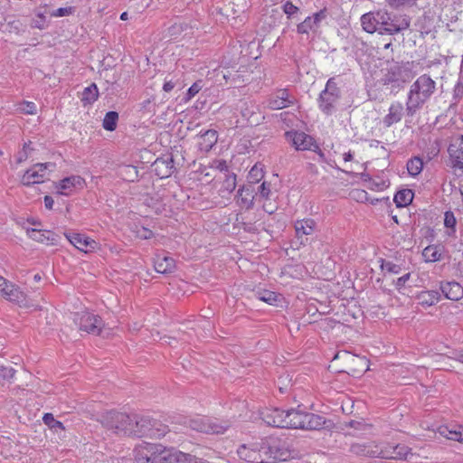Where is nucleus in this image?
Segmentation results:
<instances>
[{"instance_id": "nucleus-60", "label": "nucleus", "mask_w": 463, "mask_h": 463, "mask_svg": "<svg viewBox=\"0 0 463 463\" xmlns=\"http://www.w3.org/2000/svg\"><path fill=\"white\" fill-rule=\"evenodd\" d=\"M176 82H177V80H174L173 79H170V80L165 79V83L163 85L164 91L170 92L171 90H173L176 85Z\"/></svg>"}, {"instance_id": "nucleus-47", "label": "nucleus", "mask_w": 463, "mask_h": 463, "mask_svg": "<svg viewBox=\"0 0 463 463\" xmlns=\"http://www.w3.org/2000/svg\"><path fill=\"white\" fill-rule=\"evenodd\" d=\"M381 269L392 274H399L402 271L401 265L383 259L381 260Z\"/></svg>"}, {"instance_id": "nucleus-32", "label": "nucleus", "mask_w": 463, "mask_h": 463, "mask_svg": "<svg viewBox=\"0 0 463 463\" xmlns=\"http://www.w3.org/2000/svg\"><path fill=\"white\" fill-rule=\"evenodd\" d=\"M416 298L421 307H429L437 304L441 295L438 290H423L417 294Z\"/></svg>"}, {"instance_id": "nucleus-57", "label": "nucleus", "mask_w": 463, "mask_h": 463, "mask_svg": "<svg viewBox=\"0 0 463 463\" xmlns=\"http://www.w3.org/2000/svg\"><path fill=\"white\" fill-rule=\"evenodd\" d=\"M212 166L223 175L230 173L228 164L224 159L214 160Z\"/></svg>"}, {"instance_id": "nucleus-59", "label": "nucleus", "mask_w": 463, "mask_h": 463, "mask_svg": "<svg viewBox=\"0 0 463 463\" xmlns=\"http://www.w3.org/2000/svg\"><path fill=\"white\" fill-rule=\"evenodd\" d=\"M240 104H241V113L242 115L243 118H249L253 112H251L250 110H249L248 107H247V101H243V100H241L240 101Z\"/></svg>"}, {"instance_id": "nucleus-14", "label": "nucleus", "mask_w": 463, "mask_h": 463, "mask_svg": "<svg viewBox=\"0 0 463 463\" xmlns=\"http://www.w3.org/2000/svg\"><path fill=\"white\" fill-rule=\"evenodd\" d=\"M262 446V439L260 442L242 444L237 449L238 457L249 463H265Z\"/></svg>"}, {"instance_id": "nucleus-29", "label": "nucleus", "mask_w": 463, "mask_h": 463, "mask_svg": "<svg viewBox=\"0 0 463 463\" xmlns=\"http://www.w3.org/2000/svg\"><path fill=\"white\" fill-rule=\"evenodd\" d=\"M218 140V133L214 129L200 132L198 136V148L202 152H209Z\"/></svg>"}, {"instance_id": "nucleus-26", "label": "nucleus", "mask_w": 463, "mask_h": 463, "mask_svg": "<svg viewBox=\"0 0 463 463\" xmlns=\"http://www.w3.org/2000/svg\"><path fill=\"white\" fill-rule=\"evenodd\" d=\"M404 113L406 114V111L402 102H392L388 109V113L383 118V125L386 128H390L400 122Z\"/></svg>"}, {"instance_id": "nucleus-18", "label": "nucleus", "mask_w": 463, "mask_h": 463, "mask_svg": "<svg viewBox=\"0 0 463 463\" xmlns=\"http://www.w3.org/2000/svg\"><path fill=\"white\" fill-rule=\"evenodd\" d=\"M53 184L57 194L70 196L74 189H82L85 186L86 182L80 175H71L64 177L58 182H54Z\"/></svg>"}, {"instance_id": "nucleus-33", "label": "nucleus", "mask_w": 463, "mask_h": 463, "mask_svg": "<svg viewBox=\"0 0 463 463\" xmlns=\"http://www.w3.org/2000/svg\"><path fill=\"white\" fill-rule=\"evenodd\" d=\"M444 247L439 244H431L422 250V257L426 262H436L440 260Z\"/></svg>"}, {"instance_id": "nucleus-15", "label": "nucleus", "mask_w": 463, "mask_h": 463, "mask_svg": "<svg viewBox=\"0 0 463 463\" xmlns=\"http://www.w3.org/2000/svg\"><path fill=\"white\" fill-rule=\"evenodd\" d=\"M327 17V9L325 7L311 15L307 16L304 21L297 24V33L301 35H308L310 32L317 33L320 24Z\"/></svg>"}, {"instance_id": "nucleus-36", "label": "nucleus", "mask_w": 463, "mask_h": 463, "mask_svg": "<svg viewBox=\"0 0 463 463\" xmlns=\"http://www.w3.org/2000/svg\"><path fill=\"white\" fill-rule=\"evenodd\" d=\"M255 296L258 299L273 306H277V302L281 298L280 294L268 289H259L255 292Z\"/></svg>"}, {"instance_id": "nucleus-8", "label": "nucleus", "mask_w": 463, "mask_h": 463, "mask_svg": "<svg viewBox=\"0 0 463 463\" xmlns=\"http://www.w3.org/2000/svg\"><path fill=\"white\" fill-rule=\"evenodd\" d=\"M262 454L265 463L271 460L286 461L290 458V451L286 442L276 437H268L262 439Z\"/></svg>"}, {"instance_id": "nucleus-55", "label": "nucleus", "mask_w": 463, "mask_h": 463, "mask_svg": "<svg viewBox=\"0 0 463 463\" xmlns=\"http://www.w3.org/2000/svg\"><path fill=\"white\" fill-rule=\"evenodd\" d=\"M317 156H318V161H319V162L326 163V164H328L330 166L335 167V168H336L337 170L342 171V172H344L345 174H346V175H354V172H352V171L343 170V169H341L340 167H338V166L335 165V161H332V162L328 161V160L326 159V155H325V153H324L323 151H322L321 153H319V155H317Z\"/></svg>"}, {"instance_id": "nucleus-62", "label": "nucleus", "mask_w": 463, "mask_h": 463, "mask_svg": "<svg viewBox=\"0 0 463 463\" xmlns=\"http://www.w3.org/2000/svg\"><path fill=\"white\" fill-rule=\"evenodd\" d=\"M44 206L48 210L53 209L54 200L51 195H45L43 198Z\"/></svg>"}, {"instance_id": "nucleus-56", "label": "nucleus", "mask_w": 463, "mask_h": 463, "mask_svg": "<svg viewBox=\"0 0 463 463\" xmlns=\"http://www.w3.org/2000/svg\"><path fill=\"white\" fill-rule=\"evenodd\" d=\"M75 7L69 6V7H60L52 12V15L55 17H62L71 15L74 13Z\"/></svg>"}, {"instance_id": "nucleus-49", "label": "nucleus", "mask_w": 463, "mask_h": 463, "mask_svg": "<svg viewBox=\"0 0 463 463\" xmlns=\"http://www.w3.org/2000/svg\"><path fill=\"white\" fill-rule=\"evenodd\" d=\"M18 109L26 115H34L37 112L36 105L32 101H23L19 104Z\"/></svg>"}, {"instance_id": "nucleus-9", "label": "nucleus", "mask_w": 463, "mask_h": 463, "mask_svg": "<svg viewBox=\"0 0 463 463\" xmlns=\"http://www.w3.org/2000/svg\"><path fill=\"white\" fill-rule=\"evenodd\" d=\"M164 449L161 444L142 442L133 450L134 459L137 463H160Z\"/></svg>"}, {"instance_id": "nucleus-22", "label": "nucleus", "mask_w": 463, "mask_h": 463, "mask_svg": "<svg viewBox=\"0 0 463 463\" xmlns=\"http://www.w3.org/2000/svg\"><path fill=\"white\" fill-rule=\"evenodd\" d=\"M27 235L33 241L48 245H58L60 236L49 230L27 229Z\"/></svg>"}, {"instance_id": "nucleus-1", "label": "nucleus", "mask_w": 463, "mask_h": 463, "mask_svg": "<svg viewBox=\"0 0 463 463\" xmlns=\"http://www.w3.org/2000/svg\"><path fill=\"white\" fill-rule=\"evenodd\" d=\"M436 91V81L429 75L422 74L410 86L405 102L406 116L412 118L428 102Z\"/></svg>"}, {"instance_id": "nucleus-35", "label": "nucleus", "mask_w": 463, "mask_h": 463, "mask_svg": "<svg viewBox=\"0 0 463 463\" xmlns=\"http://www.w3.org/2000/svg\"><path fill=\"white\" fill-rule=\"evenodd\" d=\"M99 98V89L96 83H91L90 86L86 87L82 93L80 101L84 106L90 105L94 103Z\"/></svg>"}, {"instance_id": "nucleus-42", "label": "nucleus", "mask_w": 463, "mask_h": 463, "mask_svg": "<svg viewBox=\"0 0 463 463\" xmlns=\"http://www.w3.org/2000/svg\"><path fill=\"white\" fill-rule=\"evenodd\" d=\"M155 165H156V171H157V172L159 171V168L161 165L165 166L166 168L165 171L162 174V176H161L162 178L168 177L169 175H171L175 169L174 160L172 157H169L165 160L156 159V161L155 162Z\"/></svg>"}, {"instance_id": "nucleus-16", "label": "nucleus", "mask_w": 463, "mask_h": 463, "mask_svg": "<svg viewBox=\"0 0 463 463\" xmlns=\"http://www.w3.org/2000/svg\"><path fill=\"white\" fill-rule=\"evenodd\" d=\"M450 166L456 175H463V135L456 138L448 147Z\"/></svg>"}, {"instance_id": "nucleus-54", "label": "nucleus", "mask_w": 463, "mask_h": 463, "mask_svg": "<svg viewBox=\"0 0 463 463\" xmlns=\"http://www.w3.org/2000/svg\"><path fill=\"white\" fill-rule=\"evenodd\" d=\"M14 373L13 367L0 366V383L13 378Z\"/></svg>"}, {"instance_id": "nucleus-10", "label": "nucleus", "mask_w": 463, "mask_h": 463, "mask_svg": "<svg viewBox=\"0 0 463 463\" xmlns=\"http://www.w3.org/2000/svg\"><path fill=\"white\" fill-rule=\"evenodd\" d=\"M191 429L208 434H222L229 428L228 424H221L217 420L197 417L190 420Z\"/></svg>"}, {"instance_id": "nucleus-19", "label": "nucleus", "mask_w": 463, "mask_h": 463, "mask_svg": "<svg viewBox=\"0 0 463 463\" xmlns=\"http://www.w3.org/2000/svg\"><path fill=\"white\" fill-rule=\"evenodd\" d=\"M284 137L298 151L308 150L316 140L312 136L294 129L286 131Z\"/></svg>"}, {"instance_id": "nucleus-25", "label": "nucleus", "mask_w": 463, "mask_h": 463, "mask_svg": "<svg viewBox=\"0 0 463 463\" xmlns=\"http://www.w3.org/2000/svg\"><path fill=\"white\" fill-rule=\"evenodd\" d=\"M255 197L256 194L251 184L242 185L237 192V203L241 208L250 210L254 206Z\"/></svg>"}, {"instance_id": "nucleus-61", "label": "nucleus", "mask_w": 463, "mask_h": 463, "mask_svg": "<svg viewBox=\"0 0 463 463\" xmlns=\"http://www.w3.org/2000/svg\"><path fill=\"white\" fill-rule=\"evenodd\" d=\"M463 96V83L458 81L454 87V99H460Z\"/></svg>"}, {"instance_id": "nucleus-11", "label": "nucleus", "mask_w": 463, "mask_h": 463, "mask_svg": "<svg viewBox=\"0 0 463 463\" xmlns=\"http://www.w3.org/2000/svg\"><path fill=\"white\" fill-rule=\"evenodd\" d=\"M79 328L88 334L99 335L104 327V321L101 317L90 312H83L77 321Z\"/></svg>"}, {"instance_id": "nucleus-20", "label": "nucleus", "mask_w": 463, "mask_h": 463, "mask_svg": "<svg viewBox=\"0 0 463 463\" xmlns=\"http://www.w3.org/2000/svg\"><path fill=\"white\" fill-rule=\"evenodd\" d=\"M261 420L268 425L276 428H285L286 410L279 408H266L260 412Z\"/></svg>"}, {"instance_id": "nucleus-27", "label": "nucleus", "mask_w": 463, "mask_h": 463, "mask_svg": "<svg viewBox=\"0 0 463 463\" xmlns=\"http://www.w3.org/2000/svg\"><path fill=\"white\" fill-rule=\"evenodd\" d=\"M439 288L448 299L458 301L463 298V287L457 281L440 282Z\"/></svg>"}, {"instance_id": "nucleus-39", "label": "nucleus", "mask_w": 463, "mask_h": 463, "mask_svg": "<svg viewBox=\"0 0 463 463\" xmlns=\"http://www.w3.org/2000/svg\"><path fill=\"white\" fill-rule=\"evenodd\" d=\"M407 170L410 175H418L423 168V161L419 156H414L407 162Z\"/></svg>"}, {"instance_id": "nucleus-4", "label": "nucleus", "mask_w": 463, "mask_h": 463, "mask_svg": "<svg viewBox=\"0 0 463 463\" xmlns=\"http://www.w3.org/2000/svg\"><path fill=\"white\" fill-rule=\"evenodd\" d=\"M135 414L111 410L100 415L99 421L104 428L113 433L132 436Z\"/></svg>"}, {"instance_id": "nucleus-24", "label": "nucleus", "mask_w": 463, "mask_h": 463, "mask_svg": "<svg viewBox=\"0 0 463 463\" xmlns=\"http://www.w3.org/2000/svg\"><path fill=\"white\" fill-rule=\"evenodd\" d=\"M68 241L78 250L88 252L95 249L96 241L84 234L78 232L64 233Z\"/></svg>"}, {"instance_id": "nucleus-17", "label": "nucleus", "mask_w": 463, "mask_h": 463, "mask_svg": "<svg viewBox=\"0 0 463 463\" xmlns=\"http://www.w3.org/2000/svg\"><path fill=\"white\" fill-rule=\"evenodd\" d=\"M53 166L54 164L50 162L35 164L23 175L21 179L22 184L24 186H32L33 184L43 183L45 171Z\"/></svg>"}, {"instance_id": "nucleus-28", "label": "nucleus", "mask_w": 463, "mask_h": 463, "mask_svg": "<svg viewBox=\"0 0 463 463\" xmlns=\"http://www.w3.org/2000/svg\"><path fill=\"white\" fill-rule=\"evenodd\" d=\"M2 296L10 302L18 305H24L26 302V295L24 292L13 282L9 281L5 287V292Z\"/></svg>"}, {"instance_id": "nucleus-64", "label": "nucleus", "mask_w": 463, "mask_h": 463, "mask_svg": "<svg viewBox=\"0 0 463 463\" xmlns=\"http://www.w3.org/2000/svg\"><path fill=\"white\" fill-rule=\"evenodd\" d=\"M28 156H29L28 152H25L24 150L22 149L17 154L16 163L21 164L22 162H24L25 160H27Z\"/></svg>"}, {"instance_id": "nucleus-53", "label": "nucleus", "mask_w": 463, "mask_h": 463, "mask_svg": "<svg viewBox=\"0 0 463 463\" xmlns=\"http://www.w3.org/2000/svg\"><path fill=\"white\" fill-rule=\"evenodd\" d=\"M457 224L456 217L451 211H447L444 215V225L447 228H450L455 231V227Z\"/></svg>"}, {"instance_id": "nucleus-40", "label": "nucleus", "mask_w": 463, "mask_h": 463, "mask_svg": "<svg viewBox=\"0 0 463 463\" xmlns=\"http://www.w3.org/2000/svg\"><path fill=\"white\" fill-rule=\"evenodd\" d=\"M237 185V176L234 173H228L224 175V179L222 184L221 190L229 194L232 193Z\"/></svg>"}, {"instance_id": "nucleus-50", "label": "nucleus", "mask_w": 463, "mask_h": 463, "mask_svg": "<svg viewBox=\"0 0 463 463\" xmlns=\"http://www.w3.org/2000/svg\"><path fill=\"white\" fill-rule=\"evenodd\" d=\"M30 26L43 30L46 27V16L43 13H38L34 18L32 19Z\"/></svg>"}, {"instance_id": "nucleus-13", "label": "nucleus", "mask_w": 463, "mask_h": 463, "mask_svg": "<svg viewBox=\"0 0 463 463\" xmlns=\"http://www.w3.org/2000/svg\"><path fill=\"white\" fill-rule=\"evenodd\" d=\"M297 103L295 96L290 94L288 89H279L269 95L267 99V107L272 110H279Z\"/></svg>"}, {"instance_id": "nucleus-3", "label": "nucleus", "mask_w": 463, "mask_h": 463, "mask_svg": "<svg viewBox=\"0 0 463 463\" xmlns=\"http://www.w3.org/2000/svg\"><path fill=\"white\" fill-rule=\"evenodd\" d=\"M286 429L316 430L328 427L325 417L301 411L299 407L298 409L286 410Z\"/></svg>"}, {"instance_id": "nucleus-43", "label": "nucleus", "mask_w": 463, "mask_h": 463, "mask_svg": "<svg viewBox=\"0 0 463 463\" xmlns=\"http://www.w3.org/2000/svg\"><path fill=\"white\" fill-rule=\"evenodd\" d=\"M447 439L459 441L463 443V428L459 426L457 429L449 430L448 427L444 428L443 430L440 431Z\"/></svg>"}, {"instance_id": "nucleus-2", "label": "nucleus", "mask_w": 463, "mask_h": 463, "mask_svg": "<svg viewBox=\"0 0 463 463\" xmlns=\"http://www.w3.org/2000/svg\"><path fill=\"white\" fill-rule=\"evenodd\" d=\"M415 76L413 71V62H395L386 69L385 73L381 79L383 85L391 86V92L398 93L404 88L407 82H410Z\"/></svg>"}, {"instance_id": "nucleus-23", "label": "nucleus", "mask_w": 463, "mask_h": 463, "mask_svg": "<svg viewBox=\"0 0 463 463\" xmlns=\"http://www.w3.org/2000/svg\"><path fill=\"white\" fill-rule=\"evenodd\" d=\"M316 222L311 218H305L298 220L295 224V232L298 240L300 241V244L305 245L307 242V238L305 236L311 235L316 229Z\"/></svg>"}, {"instance_id": "nucleus-30", "label": "nucleus", "mask_w": 463, "mask_h": 463, "mask_svg": "<svg viewBox=\"0 0 463 463\" xmlns=\"http://www.w3.org/2000/svg\"><path fill=\"white\" fill-rule=\"evenodd\" d=\"M154 267L158 273L169 274L175 270V260L169 256L156 255Z\"/></svg>"}, {"instance_id": "nucleus-37", "label": "nucleus", "mask_w": 463, "mask_h": 463, "mask_svg": "<svg viewBox=\"0 0 463 463\" xmlns=\"http://www.w3.org/2000/svg\"><path fill=\"white\" fill-rule=\"evenodd\" d=\"M264 177V165L260 163L255 164L250 170L247 179L250 184H258Z\"/></svg>"}, {"instance_id": "nucleus-45", "label": "nucleus", "mask_w": 463, "mask_h": 463, "mask_svg": "<svg viewBox=\"0 0 463 463\" xmlns=\"http://www.w3.org/2000/svg\"><path fill=\"white\" fill-rule=\"evenodd\" d=\"M43 420L44 424H46L50 429L54 430H64L63 423L60 420H57L52 413H45L43 417Z\"/></svg>"}, {"instance_id": "nucleus-46", "label": "nucleus", "mask_w": 463, "mask_h": 463, "mask_svg": "<svg viewBox=\"0 0 463 463\" xmlns=\"http://www.w3.org/2000/svg\"><path fill=\"white\" fill-rule=\"evenodd\" d=\"M411 449L404 445H397L393 448L392 458L395 459H406Z\"/></svg>"}, {"instance_id": "nucleus-52", "label": "nucleus", "mask_w": 463, "mask_h": 463, "mask_svg": "<svg viewBox=\"0 0 463 463\" xmlns=\"http://www.w3.org/2000/svg\"><path fill=\"white\" fill-rule=\"evenodd\" d=\"M203 88L202 80L195 81L188 90L186 92L185 100H190L192 98H194Z\"/></svg>"}, {"instance_id": "nucleus-31", "label": "nucleus", "mask_w": 463, "mask_h": 463, "mask_svg": "<svg viewBox=\"0 0 463 463\" xmlns=\"http://www.w3.org/2000/svg\"><path fill=\"white\" fill-rule=\"evenodd\" d=\"M379 19H381L379 16V11L363 14L361 17V24L364 30L370 33L378 32L380 26Z\"/></svg>"}, {"instance_id": "nucleus-38", "label": "nucleus", "mask_w": 463, "mask_h": 463, "mask_svg": "<svg viewBox=\"0 0 463 463\" xmlns=\"http://www.w3.org/2000/svg\"><path fill=\"white\" fill-rule=\"evenodd\" d=\"M118 121V113L117 111H109L103 118L102 127L107 131H114L117 128Z\"/></svg>"}, {"instance_id": "nucleus-12", "label": "nucleus", "mask_w": 463, "mask_h": 463, "mask_svg": "<svg viewBox=\"0 0 463 463\" xmlns=\"http://www.w3.org/2000/svg\"><path fill=\"white\" fill-rule=\"evenodd\" d=\"M341 359L346 364V368L343 369L342 372L347 373H362L367 367V362L358 355L353 354L347 351H339L334 356V360Z\"/></svg>"}, {"instance_id": "nucleus-7", "label": "nucleus", "mask_w": 463, "mask_h": 463, "mask_svg": "<svg viewBox=\"0 0 463 463\" xmlns=\"http://www.w3.org/2000/svg\"><path fill=\"white\" fill-rule=\"evenodd\" d=\"M379 29L381 34H395L407 30L411 24V18L406 14H393L384 10H379Z\"/></svg>"}, {"instance_id": "nucleus-63", "label": "nucleus", "mask_w": 463, "mask_h": 463, "mask_svg": "<svg viewBox=\"0 0 463 463\" xmlns=\"http://www.w3.org/2000/svg\"><path fill=\"white\" fill-rule=\"evenodd\" d=\"M344 425L346 428H354V429L359 430V429H361V427L364 424L362 422H360V421H356V420H351L349 421L345 422Z\"/></svg>"}, {"instance_id": "nucleus-5", "label": "nucleus", "mask_w": 463, "mask_h": 463, "mask_svg": "<svg viewBox=\"0 0 463 463\" xmlns=\"http://www.w3.org/2000/svg\"><path fill=\"white\" fill-rule=\"evenodd\" d=\"M342 98L338 78L331 77L327 80L325 89L319 93L317 106L326 116H332L336 110Z\"/></svg>"}, {"instance_id": "nucleus-41", "label": "nucleus", "mask_w": 463, "mask_h": 463, "mask_svg": "<svg viewBox=\"0 0 463 463\" xmlns=\"http://www.w3.org/2000/svg\"><path fill=\"white\" fill-rule=\"evenodd\" d=\"M350 452L357 456L374 457V452L366 444L354 443L350 446Z\"/></svg>"}, {"instance_id": "nucleus-58", "label": "nucleus", "mask_w": 463, "mask_h": 463, "mask_svg": "<svg viewBox=\"0 0 463 463\" xmlns=\"http://www.w3.org/2000/svg\"><path fill=\"white\" fill-rule=\"evenodd\" d=\"M410 278H411V273L408 272V273L402 275V277L398 278L394 281L395 288L399 292H402V289L405 287V284L410 279Z\"/></svg>"}, {"instance_id": "nucleus-51", "label": "nucleus", "mask_w": 463, "mask_h": 463, "mask_svg": "<svg viewBox=\"0 0 463 463\" xmlns=\"http://www.w3.org/2000/svg\"><path fill=\"white\" fill-rule=\"evenodd\" d=\"M135 232L137 237L142 240H148L154 237V232L144 226H137Z\"/></svg>"}, {"instance_id": "nucleus-44", "label": "nucleus", "mask_w": 463, "mask_h": 463, "mask_svg": "<svg viewBox=\"0 0 463 463\" xmlns=\"http://www.w3.org/2000/svg\"><path fill=\"white\" fill-rule=\"evenodd\" d=\"M281 9L283 13L287 15L288 19H295L297 18V15L300 13L299 7L295 5L289 0H287L283 3Z\"/></svg>"}, {"instance_id": "nucleus-21", "label": "nucleus", "mask_w": 463, "mask_h": 463, "mask_svg": "<svg viewBox=\"0 0 463 463\" xmlns=\"http://www.w3.org/2000/svg\"><path fill=\"white\" fill-rule=\"evenodd\" d=\"M160 460H162L160 463H198V458L195 456L166 447H165Z\"/></svg>"}, {"instance_id": "nucleus-6", "label": "nucleus", "mask_w": 463, "mask_h": 463, "mask_svg": "<svg viewBox=\"0 0 463 463\" xmlns=\"http://www.w3.org/2000/svg\"><path fill=\"white\" fill-rule=\"evenodd\" d=\"M168 431V426L160 420L135 414L132 436L160 439Z\"/></svg>"}, {"instance_id": "nucleus-34", "label": "nucleus", "mask_w": 463, "mask_h": 463, "mask_svg": "<svg viewBox=\"0 0 463 463\" xmlns=\"http://www.w3.org/2000/svg\"><path fill=\"white\" fill-rule=\"evenodd\" d=\"M414 198V193L411 189H402L394 194L393 201L396 207L402 208L410 205Z\"/></svg>"}, {"instance_id": "nucleus-48", "label": "nucleus", "mask_w": 463, "mask_h": 463, "mask_svg": "<svg viewBox=\"0 0 463 463\" xmlns=\"http://www.w3.org/2000/svg\"><path fill=\"white\" fill-rule=\"evenodd\" d=\"M256 196H259L264 200H269L271 195L270 183L263 181L259 186L258 192L255 193Z\"/></svg>"}]
</instances>
